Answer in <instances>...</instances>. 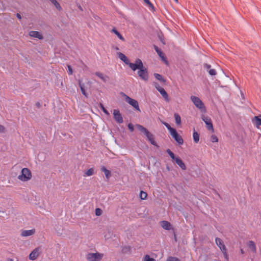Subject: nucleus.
<instances>
[{"label":"nucleus","instance_id":"25","mask_svg":"<svg viewBox=\"0 0 261 261\" xmlns=\"http://www.w3.org/2000/svg\"><path fill=\"white\" fill-rule=\"evenodd\" d=\"M118 57L121 60L123 61L126 65L129 63V60L126 56L121 53H118Z\"/></svg>","mask_w":261,"mask_h":261},{"label":"nucleus","instance_id":"28","mask_svg":"<svg viewBox=\"0 0 261 261\" xmlns=\"http://www.w3.org/2000/svg\"><path fill=\"white\" fill-rule=\"evenodd\" d=\"M95 74L103 81H106L108 80V77L107 75H103L101 73L96 72Z\"/></svg>","mask_w":261,"mask_h":261},{"label":"nucleus","instance_id":"44","mask_svg":"<svg viewBox=\"0 0 261 261\" xmlns=\"http://www.w3.org/2000/svg\"><path fill=\"white\" fill-rule=\"evenodd\" d=\"M105 173V176L107 178H109L111 174H110V172L109 170H107V171H106Z\"/></svg>","mask_w":261,"mask_h":261},{"label":"nucleus","instance_id":"2","mask_svg":"<svg viewBox=\"0 0 261 261\" xmlns=\"http://www.w3.org/2000/svg\"><path fill=\"white\" fill-rule=\"evenodd\" d=\"M191 100L195 106V107L200 110L201 112L203 113L206 112V109L204 106V103L199 97L195 96H191Z\"/></svg>","mask_w":261,"mask_h":261},{"label":"nucleus","instance_id":"3","mask_svg":"<svg viewBox=\"0 0 261 261\" xmlns=\"http://www.w3.org/2000/svg\"><path fill=\"white\" fill-rule=\"evenodd\" d=\"M121 95L124 98L125 101L134 108L137 111L141 112L138 102L137 100L132 98L123 92L120 93Z\"/></svg>","mask_w":261,"mask_h":261},{"label":"nucleus","instance_id":"32","mask_svg":"<svg viewBox=\"0 0 261 261\" xmlns=\"http://www.w3.org/2000/svg\"><path fill=\"white\" fill-rule=\"evenodd\" d=\"M147 194L146 192L141 191L140 193V197L141 199L144 200L147 198Z\"/></svg>","mask_w":261,"mask_h":261},{"label":"nucleus","instance_id":"48","mask_svg":"<svg viewBox=\"0 0 261 261\" xmlns=\"http://www.w3.org/2000/svg\"><path fill=\"white\" fill-rule=\"evenodd\" d=\"M36 106L38 107V108H40L41 106V103L39 102H36Z\"/></svg>","mask_w":261,"mask_h":261},{"label":"nucleus","instance_id":"1","mask_svg":"<svg viewBox=\"0 0 261 261\" xmlns=\"http://www.w3.org/2000/svg\"><path fill=\"white\" fill-rule=\"evenodd\" d=\"M162 123L166 127L169 131L170 135L172 138L176 141L179 145H182L184 143V140L177 132L176 130L172 127L169 124L166 122H162Z\"/></svg>","mask_w":261,"mask_h":261},{"label":"nucleus","instance_id":"20","mask_svg":"<svg viewBox=\"0 0 261 261\" xmlns=\"http://www.w3.org/2000/svg\"><path fill=\"white\" fill-rule=\"evenodd\" d=\"M145 136L148 139V141L150 142V143L155 146H158L157 143L154 140L153 136L152 134H151L150 132L148 133V134H146Z\"/></svg>","mask_w":261,"mask_h":261},{"label":"nucleus","instance_id":"41","mask_svg":"<svg viewBox=\"0 0 261 261\" xmlns=\"http://www.w3.org/2000/svg\"><path fill=\"white\" fill-rule=\"evenodd\" d=\"M144 2L149 7L151 8H153V6L152 4V3L149 1V0H143Z\"/></svg>","mask_w":261,"mask_h":261},{"label":"nucleus","instance_id":"8","mask_svg":"<svg viewBox=\"0 0 261 261\" xmlns=\"http://www.w3.org/2000/svg\"><path fill=\"white\" fill-rule=\"evenodd\" d=\"M138 76L144 81H147L148 79V74L147 69L143 65V67L140 68L138 71Z\"/></svg>","mask_w":261,"mask_h":261},{"label":"nucleus","instance_id":"35","mask_svg":"<svg viewBox=\"0 0 261 261\" xmlns=\"http://www.w3.org/2000/svg\"><path fill=\"white\" fill-rule=\"evenodd\" d=\"M143 261H155V259L153 258L150 257L148 254H146L144 257Z\"/></svg>","mask_w":261,"mask_h":261},{"label":"nucleus","instance_id":"15","mask_svg":"<svg viewBox=\"0 0 261 261\" xmlns=\"http://www.w3.org/2000/svg\"><path fill=\"white\" fill-rule=\"evenodd\" d=\"M35 232V229H32L30 230H22L21 232V235L22 237H28L34 234Z\"/></svg>","mask_w":261,"mask_h":261},{"label":"nucleus","instance_id":"33","mask_svg":"<svg viewBox=\"0 0 261 261\" xmlns=\"http://www.w3.org/2000/svg\"><path fill=\"white\" fill-rule=\"evenodd\" d=\"M254 119L257 125H261V115L255 116Z\"/></svg>","mask_w":261,"mask_h":261},{"label":"nucleus","instance_id":"18","mask_svg":"<svg viewBox=\"0 0 261 261\" xmlns=\"http://www.w3.org/2000/svg\"><path fill=\"white\" fill-rule=\"evenodd\" d=\"M161 225L165 230H169L172 229L170 223L167 221H162L161 222Z\"/></svg>","mask_w":261,"mask_h":261},{"label":"nucleus","instance_id":"7","mask_svg":"<svg viewBox=\"0 0 261 261\" xmlns=\"http://www.w3.org/2000/svg\"><path fill=\"white\" fill-rule=\"evenodd\" d=\"M127 65L129 66L132 70L136 71L137 69L139 70L140 68H142L143 64L140 59H138L136 60L135 63H132L129 61Z\"/></svg>","mask_w":261,"mask_h":261},{"label":"nucleus","instance_id":"47","mask_svg":"<svg viewBox=\"0 0 261 261\" xmlns=\"http://www.w3.org/2000/svg\"><path fill=\"white\" fill-rule=\"evenodd\" d=\"M101 170L102 171H103V172H105L106 171H107L108 169L104 166H102L101 168Z\"/></svg>","mask_w":261,"mask_h":261},{"label":"nucleus","instance_id":"6","mask_svg":"<svg viewBox=\"0 0 261 261\" xmlns=\"http://www.w3.org/2000/svg\"><path fill=\"white\" fill-rule=\"evenodd\" d=\"M103 256V254L98 252L89 253L87 255L88 261H100Z\"/></svg>","mask_w":261,"mask_h":261},{"label":"nucleus","instance_id":"42","mask_svg":"<svg viewBox=\"0 0 261 261\" xmlns=\"http://www.w3.org/2000/svg\"><path fill=\"white\" fill-rule=\"evenodd\" d=\"M222 253H223V254L224 255V258L227 260H228V255H227L226 249H225V251H224V250L222 251Z\"/></svg>","mask_w":261,"mask_h":261},{"label":"nucleus","instance_id":"51","mask_svg":"<svg viewBox=\"0 0 261 261\" xmlns=\"http://www.w3.org/2000/svg\"><path fill=\"white\" fill-rule=\"evenodd\" d=\"M241 252L242 254H244V252L243 249H241Z\"/></svg>","mask_w":261,"mask_h":261},{"label":"nucleus","instance_id":"26","mask_svg":"<svg viewBox=\"0 0 261 261\" xmlns=\"http://www.w3.org/2000/svg\"><path fill=\"white\" fill-rule=\"evenodd\" d=\"M112 32L114 33L120 40L123 41H125L124 38L122 36V35L116 30V28H113L112 30Z\"/></svg>","mask_w":261,"mask_h":261},{"label":"nucleus","instance_id":"4","mask_svg":"<svg viewBox=\"0 0 261 261\" xmlns=\"http://www.w3.org/2000/svg\"><path fill=\"white\" fill-rule=\"evenodd\" d=\"M91 83H79L82 94L86 97L91 93Z\"/></svg>","mask_w":261,"mask_h":261},{"label":"nucleus","instance_id":"45","mask_svg":"<svg viewBox=\"0 0 261 261\" xmlns=\"http://www.w3.org/2000/svg\"><path fill=\"white\" fill-rule=\"evenodd\" d=\"M95 213L96 216H100L101 215V210L99 208H96Z\"/></svg>","mask_w":261,"mask_h":261},{"label":"nucleus","instance_id":"27","mask_svg":"<svg viewBox=\"0 0 261 261\" xmlns=\"http://www.w3.org/2000/svg\"><path fill=\"white\" fill-rule=\"evenodd\" d=\"M193 140L195 143H198L199 141V134L196 131H194L193 134Z\"/></svg>","mask_w":261,"mask_h":261},{"label":"nucleus","instance_id":"39","mask_svg":"<svg viewBox=\"0 0 261 261\" xmlns=\"http://www.w3.org/2000/svg\"><path fill=\"white\" fill-rule=\"evenodd\" d=\"M67 72L69 75L72 74L73 71L72 67L70 65H67Z\"/></svg>","mask_w":261,"mask_h":261},{"label":"nucleus","instance_id":"13","mask_svg":"<svg viewBox=\"0 0 261 261\" xmlns=\"http://www.w3.org/2000/svg\"><path fill=\"white\" fill-rule=\"evenodd\" d=\"M215 242L221 251L223 250L225 251V250L226 249L223 241L221 239L216 238L215 239Z\"/></svg>","mask_w":261,"mask_h":261},{"label":"nucleus","instance_id":"17","mask_svg":"<svg viewBox=\"0 0 261 261\" xmlns=\"http://www.w3.org/2000/svg\"><path fill=\"white\" fill-rule=\"evenodd\" d=\"M154 48L160 57L167 64L168 61L165 57L164 54L158 48V46H154Z\"/></svg>","mask_w":261,"mask_h":261},{"label":"nucleus","instance_id":"9","mask_svg":"<svg viewBox=\"0 0 261 261\" xmlns=\"http://www.w3.org/2000/svg\"><path fill=\"white\" fill-rule=\"evenodd\" d=\"M203 69L205 71L208 72V74L212 76H215L217 74L216 69L214 67H212L211 65L204 64L203 65Z\"/></svg>","mask_w":261,"mask_h":261},{"label":"nucleus","instance_id":"40","mask_svg":"<svg viewBox=\"0 0 261 261\" xmlns=\"http://www.w3.org/2000/svg\"><path fill=\"white\" fill-rule=\"evenodd\" d=\"M167 261H180L176 257L170 256L167 259Z\"/></svg>","mask_w":261,"mask_h":261},{"label":"nucleus","instance_id":"36","mask_svg":"<svg viewBox=\"0 0 261 261\" xmlns=\"http://www.w3.org/2000/svg\"><path fill=\"white\" fill-rule=\"evenodd\" d=\"M154 75L156 79V80H158L161 82H165V81L164 80V79L162 77V76L161 74H160L159 73H154Z\"/></svg>","mask_w":261,"mask_h":261},{"label":"nucleus","instance_id":"46","mask_svg":"<svg viewBox=\"0 0 261 261\" xmlns=\"http://www.w3.org/2000/svg\"><path fill=\"white\" fill-rule=\"evenodd\" d=\"M5 127L2 125H0V133H4L5 132Z\"/></svg>","mask_w":261,"mask_h":261},{"label":"nucleus","instance_id":"50","mask_svg":"<svg viewBox=\"0 0 261 261\" xmlns=\"http://www.w3.org/2000/svg\"><path fill=\"white\" fill-rule=\"evenodd\" d=\"M241 96H242V98L244 99L245 98L244 95L242 91H241Z\"/></svg>","mask_w":261,"mask_h":261},{"label":"nucleus","instance_id":"21","mask_svg":"<svg viewBox=\"0 0 261 261\" xmlns=\"http://www.w3.org/2000/svg\"><path fill=\"white\" fill-rule=\"evenodd\" d=\"M247 245L252 252H253L254 253L256 252V246L253 241H249L248 242Z\"/></svg>","mask_w":261,"mask_h":261},{"label":"nucleus","instance_id":"12","mask_svg":"<svg viewBox=\"0 0 261 261\" xmlns=\"http://www.w3.org/2000/svg\"><path fill=\"white\" fill-rule=\"evenodd\" d=\"M39 255V248H36L31 252L29 255V259L32 260H35Z\"/></svg>","mask_w":261,"mask_h":261},{"label":"nucleus","instance_id":"19","mask_svg":"<svg viewBox=\"0 0 261 261\" xmlns=\"http://www.w3.org/2000/svg\"><path fill=\"white\" fill-rule=\"evenodd\" d=\"M175 162L182 170H185L186 169V166L185 163L179 157H177L175 160Z\"/></svg>","mask_w":261,"mask_h":261},{"label":"nucleus","instance_id":"31","mask_svg":"<svg viewBox=\"0 0 261 261\" xmlns=\"http://www.w3.org/2000/svg\"><path fill=\"white\" fill-rule=\"evenodd\" d=\"M166 152L173 160L175 161V160L177 158L175 156L173 152L170 149H167Z\"/></svg>","mask_w":261,"mask_h":261},{"label":"nucleus","instance_id":"38","mask_svg":"<svg viewBox=\"0 0 261 261\" xmlns=\"http://www.w3.org/2000/svg\"><path fill=\"white\" fill-rule=\"evenodd\" d=\"M211 141L212 142H217L218 141V138L216 135H212L211 137Z\"/></svg>","mask_w":261,"mask_h":261},{"label":"nucleus","instance_id":"49","mask_svg":"<svg viewBox=\"0 0 261 261\" xmlns=\"http://www.w3.org/2000/svg\"><path fill=\"white\" fill-rule=\"evenodd\" d=\"M16 15H17V18L18 19H20L21 18V15L19 13H17Z\"/></svg>","mask_w":261,"mask_h":261},{"label":"nucleus","instance_id":"5","mask_svg":"<svg viewBox=\"0 0 261 261\" xmlns=\"http://www.w3.org/2000/svg\"><path fill=\"white\" fill-rule=\"evenodd\" d=\"M32 177L31 171L27 168H23L21 170V174L19 175L18 178L21 181H26L30 180Z\"/></svg>","mask_w":261,"mask_h":261},{"label":"nucleus","instance_id":"14","mask_svg":"<svg viewBox=\"0 0 261 261\" xmlns=\"http://www.w3.org/2000/svg\"><path fill=\"white\" fill-rule=\"evenodd\" d=\"M156 88H157L158 90L160 92L161 94L162 95V96L164 97L165 100L166 101L169 102L170 100V99L169 98L168 93L166 92V91L165 90V89L164 88L160 87H157Z\"/></svg>","mask_w":261,"mask_h":261},{"label":"nucleus","instance_id":"23","mask_svg":"<svg viewBox=\"0 0 261 261\" xmlns=\"http://www.w3.org/2000/svg\"><path fill=\"white\" fill-rule=\"evenodd\" d=\"M137 128L142 133H143L145 136L146 134H148L149 132L148 130L140 124H136Z\"/></svg>","mask_w":261,"mask_h":261},{"label":"nucleus","instance_id":"16","mask_svg":"<svg viewBox=\"0 0 261 261\" xmlns=\"http://www.w3.org/2000/svg\"><path fill=\"white\" fill-rule=\"evenodd\" d=\"M29 35L34 38H38L40 40L43 39V36L38 31H32L30 32Z\"/></svg>","mask_w":261,"mask_h":261},{"label":"nucleus","instance_id":"34","mask_svg":"<svg viewBox=\"0 0 261 261\" xmlns=\"http://www.w3.org/2000/svg\"><path fill=\"white\" fill-rule=\"evenodd\" d=\"M100 109L102 110V111H103V112L106 114L107 115V116H109L110 115V113L109 112V111L105 108L104 106L102 105V104H100Z\"/></svg>","mask_w":261,"mask_h":261},{"label":"nucleus","instance_id":"53","mask_svg":"<svg viewBox=\"0 0 261 261\" xmlns=\"http://www.w3.org/2000/svg\"><path fill=\"white\" fill-rule=\"evenodd\" d=\"M176 3H178V0H174Z\"/></svg>","mask_w":261,"mask_h":261},{"label":"nucleus","instance_id":"37","mask_svg":"<svg viewBox=\"0 0 261 261\" xmlns=\"http://www.w3.org/2000/svg\"><path fill=\"white\" fill-rule=\"evenodd\" d=\"M93 174V169L92 168H90L88 169L85 173V174L87 176H91Z\"/></svg>","mask_w":261,"mask_h":261},{"label":"nucleus","instance_id":"10","mask_svg":"<svg viewBox=\"0 0 261 261\" xmlns=\"http://www.w3.org/2000/svg\"><path fill=\"white\" fill-rule=\"evenodd\" d=\"M113 116L115 120L118 123L121 124L123 122V117L118 109H114Z\"/></svg>","mask_w":261,"mask_h":261},{"label":"nucleus","instance_id":"52","mask_svg":"<svg viewBox=\"0 0 261 261\" xmlns=\"http://www.w3.org/2000/svg\"><path fill=\"white\" fill-rule=\"evenodd\" d=\"M115 49L118 50H119V48L118 47H115Z\"/></svg>","mask_w":261,"mask_h":261},{"label":"nucleus","instance_id":"11","mask_svg":"<svg viewBox=\"0 0 261 261\" xmlns=\"http://www.w3.org/2000/svg\"><path fill=\"white\" fill-rule=\"evenodd\" d=\"M202 119L206 124L207 126V128L208 130H212L213 132L214 131V129L211 119L208 117L203 116L202 117Z\"/></svg>","mask_w":261,"mask_h":261},{"label":"nucleus","instance_id":"22","mask_svg":"<svg viewBox=\"0 0 261 261\" xmlns=\"http://www.w3.org/2000/svg\"><path fill=\"white\" fill-rule=\"evenodd\" d=\"M137 128L142 133H143L145 136L146 134H148L149 132L148 130L140 124H136Z\"/></svg>","mask_w":261,"mask_h":261},{"label":"nucleus","instance_id":"30","mask_svg":"<svg viewBox=\"0 0 261 261\" xmlns=\"http://www.w3.org/2000/svg\"><path fill=\"white\" fill-rule=\"evenodd\" d=\"M53 4L55 5L56 8L59 10H62V7L60 6V4L56 0H50Z\"/></svg>","mask_w":261,"mask_h":261},{"label":"nucleus","instance_id":"24","mask_svg":"<svg viewBox=\"0 0 261 261\" xmlns=\"http://www.w3.org/2000/svg\"><path fill=\"white\" fill-rule=\"evenodd\" d=\"M137 128L142 133H143L145 136L146 134H148L149 132L148 130L140 124H136Z\"/></svg>","mask_w":261,"mask_h":261},{"label":"nucleus","instance_id":"43","mask_svg":"<svg viewBox=\"0 0 261 261\" xmlns=\"http://www.w3.org/2000/svg\"><path fill=\"white\" fill-rule=\"evenodd\" d=\"M128 128L131 132H133L134 130V127L132 123H128Z\"/></svg>","mask_w":261,"mask_h":261},{"label":"nucleus","instance_id":"29","mask_svg":"<svg viewBox=\"0 0 261 261\" xmlns=\"http://www.w3.org/2000/svg\"><path fill=\"white\" fill-rule=\"evenodd\" d=\"M174 118H175L176 123L177 125H180L181 124L180 116L178 113H175L174 114Z\"/></svg>","mask_w":261,"mask_h":261}]
</instances>
